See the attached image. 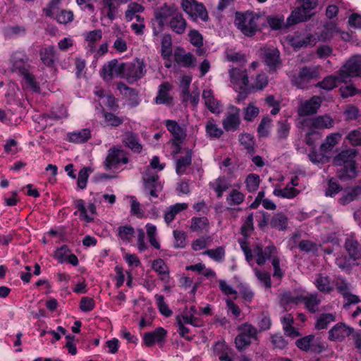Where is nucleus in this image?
<instances>
[{
  "mask_svg": "<svg viewBox=\"0 0 361 361\" xmlns=\"http://www.w3.org/2000/svg\"><path fill=\"white\" fill-rule=\"evenodd\" d=\"M357 151L355 149H347L341 151L334 157L333 164L341 166L337 171V177L341 180H348L357 176L355 157Z\"/></svg>",
  "mask_w": 361,
  "mask_h": 361,
  "instance_id": "obj_1",
  "label": "nucleus"
},
{
  "mask_svg": "<svg viewBox=\"0 0 361 361\" xmlns=\"http://www.w3.org/2000/svg\"><path fill=\"white\" fill-rule=\"evenodd\" d=\"M299 6L296 7L286 20V27L305 22L311 18L314 14L310 11L318 5L317 0H296Z\"/></svg>",
  "mask_w": 361,
  "mask_h": 361,
  "instance_id": "obj_2",
  "label": "nucleus"
},
{
  "mask_svg": "<svg viewBox=\"0 0 361 361\" xmlns=\"http://www.w3.org/2000/svg\"><path fill=\"white\" fill-rule=\"evenodd\" d=\"M259 17L252 12L245 13L237 12L235 25L246 36L252 37L258 30L257 20Z\"/></svg>",
  "mask_w": 361,
  "mask_h": 361,
  "instance_id": "obj_3",
  "label": "nucleus"
},
{
  "mask_svg": "<svg viewBox=\"0 0 361 361\" xmlns=\"http://www.w3.org/2000/svg\"><path fill=\"white\" fill-rule=\"evenodd\" d=\"M338 74L342 82H350L351 78L361 75V54L351 56L339 70Z\"/></svg>",
  "mask_w": 361,
  "mask_h": 361,
  "instance_id": "obj_4",
  "label": "nucleus"
},
{
  "mask_svg": "<svg viewBox=\"0 0 361 361\" xmlns=\"http://www.w3.org/2000/svg\"><path fill=\"white\" fill-rule=\"evenodd\" d=\"M240 334L235 338L236 348L242 351L247 348L252 343V340L257 339V330L250 323H244L238 326Z\"/></svg>",
  "mask_w": 361,
  "mask_h": 361,
  "instance_id": "obj_5",
  "label": "nucleus"
},
{
  "mask_svg": "<svg viewBox=\"0 0 361 361\" xmlns=\"http://www.w3.org/2000/svg\"><path fill=\"white\" fill-rule=\"evenodd\" d=\"M295 345L303 352H310L314 354H320L326 349L325 343L320 338H316L313 334L298 339L295 341Z\"/></svg>",
  "mask_w": 361,
  "mask_h": 361,
  "instance_id": "obj_6",
  "label": "nucleus"
},
{
  "mask_svg": "<svg viewBox=\"0 0 361 361\" xmlns=\"http://www.w3.org/2000/svg\"><path fill=\"white\" fill-rule=\"evenodd\" d=\"M319 78L318 68L315 66H303L300 68L298 74L293 77L292 82L298 88H306L307 84Z\"/></svg>",
  "mask_w": 361,
  "mask_h": 361,
  "instance_id": "obj_7",
  "label": "nucleus"
},
{
  "mask_svg": "<svg viewBox=\"0 0 361 361\" xmlns=\"http://www.w3.org/2000/svg\"><path fill=\"white\" fill-rule=\"evenodd\" d=\"M240 110L234 105H229L222 120V126L226 132H235L239 130L241 123Z\"/></svg>",
  "mask_w": 361,
  "mask_h": 361,
  "instance_id": "obj_8",
  "label": "nucleus"
},
{
  "mask_svg": "<svg viewBox=\"0 0 361 361\" xmlns=\"http://www.w3.org/2000/svg\"><path fill=\"white\" fill-rule=\"evenodd\" d=\"M145 73V65L142 60L135 59L130 63H124L123 78H126L130 82L140 79Z\"/></svg>",
  "mask_w": 361,
  "mask_h": 361,
  "instance_id": "obj_9",
  "label": "nucleus"
},
{
  "mask_svg": "<svg viewBox=\"0 0 361 361\" xmlns=\"http://www.w3.org/2000/svg\"><path fill=\"white\" fill-rule=\"evenodd\" d=\"M181 6L192 20L200 18L206 21L208 19V13L205 7L195 0H182Z\"/></svg>",
  "mask_w": 361,
  "mask_h": 361,
  "instance_id": "obj_10",
  "label": "nucleus"
},
{
  "mask_svg": "<svg viewBox=\"0 0 361 361\" xmlns=\"http://www.w3.org/2000/svg\"><path fill=\"white\" fill-rule=\"evenodd\" d=\"M144 190L152 197H157V192L161 190L162 185L159 181V176L153 173L149 168H147L142 174Z\"/></svg>",
  "mask_w": 361,
  "mask_h": 361,
  "instance_id": "obj_11",
  "label": "nucleus"
},
{
  "mask_svg": "<svg viewBox=\"0 0 361 361\" xmlns=\"http://www.w3.org/2000/svg\"><path fill=\"white\" fill-rule=\"evenodd\" d=\"M28 61V58L26 55H22V57L15 56L13 68L14 71H18L19 74L23 76L26 82L32 87H37L35 81V77L29 72L26 63Z\"/></svg>",
  "mask_w": 361,
  "mask_h": 361,
  "instance_id": "obj_12",
  "label": "nucleus"
},
{
  "mask_svg": "<svg viewBox=\"0 0 361 361\" xmlns=\"http://www.w3.org/2000/svg\"><path fill=\"white\" fill-rule=\"evenodd\" d=\"M322 99L318 96H314L308 100L300 102L298 114L299 116H307L314 114L320 108Z\"/></svg>",
  "mask_w": 361,
  "mask_h": 361,
  "instance_id": "obj_13",
  "label": "nucleus"
},
{
  "mask_svg": "<svg viewBox=\"0 0 361 361\" xmlns=\"http://www.w3.org/2000/svg\"><path fill=\"white\" fill-rule=\"evenodd\" d=\"M124 63H118L116 59L111 60L104 64L102 69V75L104 80H110L114 76L123 77Z\"/></svg>",
  "mask_w": 361,
  "mask_h": 361,
  "instance_id": "obj_14",
  "label": "nucleus"
},
{
  "mask_svg": "<svg viewBox=\"0 0 361 361\" xmlns=\"http://www.w3.org/2000/svg\"><path fill=\"white\" fill-rule=\"evenodd\" d=\"M354 332V329L346 326L344 323L336 324L329 331V340L342 341Z\"/></svg>",
  "mask_w": 361,
  "mask_h": 361,
  "instance_id": "obj_15",
  "label": "nucleus"
},
{
  "mask_svg": "<svg viewBox=\"0 0 361 361\" xmlns=\"http://www.w3.org/2000/svg\"><path fill=\"white\" fill-rule=\"evenodd\" d=\"M178 13V8L174 4L168 5L165 4L164 6L156 9L154 17L157 20L158 25L160 27H164L169 18L171 17L172 18Z\"/></svg>",
  "mask_w": 361,
  "mask_h": 361,
  "instance_id": "obj_16",
  "label": "nucleus"
},
{
  "mask_svg": "<svg viewBox=\"0 0 361 361\" xmlns=\"http://www.w3.org/2000/svg\"><path fill=\"white\" fill-rule=\"evenodd\" d=\"M128 158L124 156L123 151L116 149H110L104 161V166L106 170H110L121 162L126 164L128 163Z\"/></svg>",
  "mask_w": 361,
  "mask_h": 361,
  "instance_id": "obj_17",
  "label": "nucleus"
},
{
  "mask_svg": "<svg viewBox=\"0 0 361 361\" xmlns=\"http://www.w3.org/2000/svg\"><path fill=\"white\" fill-rule=\"evenodd\" d=\"M213 351L220 361H233V350L224 341H217L213 347Z\"/></svg>",
  "mask_w": 361,
  "mask_h": 361,
  "instance_id": "obj_18",
  "label": "nucleus"
},
{
  "mask_svg": "<svg viewBox=\"0 0 361 361\" xmlns=\"http://www.w3.org/2000/svg\"><path fill=\"white\" fill-rule=\"evenodd\" d=\"M231 82L238 86L240 90H245L248 85L249 79L246 70L233 68L229 70Z\"/></svg>",
  "mask_w": 361,
  "mask_h": 361,
  "instance_id": "obj_19",
  "label": "nucleus"
},
{
  "mask_svg": "<svg viewBox=\"0 0 361 361\" xmlns=\"http://www.w3.org/2000/svg\"><path fill=\"white\" fill-rule=\"evenodd\" d=\"M166 331L162 327H158L153 331L146 332L143 336L144 343L147 347L152 346L155 343L164 341Z\"/></svg>",
  "mask_w": 361,
  "mask_h": 361,
  "instance_id": "obj_20",
  "label": "nucleus"
},
{
  "mask_svg": "<svg viewBox=\"0 0 361 361\" xmlns=\"http://www.w3.org/2000/svg\"><path fill=\"white\" fill-rule=\"evenodd\" d=\"M209 185L216 192V197L219 199L221 198L223 193L231 187L229 180L224 176H219L210 182Z\"/></svg>",
  "mask_w": 361,
  "mask_h": 361,
  "instance_id": "obj_21",
  "label": "nucleus"
},
{
  "mask_svg": "<svg viewBox=\"0 0 361 361\" xmlns=\"http://www.w3.org/2000/svg\"><path fill=\"white\" fill-rule=\"evenodd\" d=\"M171 86L169 82H163L159 87L157 96L154 99L156 104L171 105L173 103V97L169 94Z\"/></svg>",
  "mask_w": 361,
  "mask_h": 361,
  "instance_id": "obj_22",
  "label": "nucleus"
},
{
  "mask_svg": "<svg viewBox=\"0 0 361 361\" xmlns=\"http://www.w3.org/2000/svg\"><path fill=\"white\" fill-rule=\"evenodd\" d=\"M361 197V185H354L347 188L339 198V203L345 205Z\"/></svg>",
  "mask_w": 361,
  "mask_h": 361,
  "instance_id": "obj_23",
  "label": "nucleus"
},
{
  "mask_svg": "<svg viewBox=\"0 0 361 361\" xmlns=\"http://www.w3.org/2000/svg\"><path fill=\"white\" fill-rule=\"evenodd\" d=\"M288 219L283 212L274 214L269 221V225L272 228L279 231H284L288 228Z\"/></svg>",
  "mask_w": 361,
  "mask_h": 361,
  "instance_id": "obj_24",
  "label": "nucleus"
},
{
  "mask_svg": "<svg viewBox=\"0 0 361 361\" xmlns=\"http://www.w3.org/2000/svg\"><path fill=\"white\" fill-rule=\"evenodd\" d=\"M338 32V30L335 24L329 23L324 26L323 29L317 32L314 35L316 41L326 42L329 41Z\"/></svg>",
  "mask_w": 361,
  "mask_h": 361,
  "instance_id": "obj_25",
  "label": "nucleus"
},
{
  "mask_svg": "<svg viewBox=\"0 0 361 361\" xmlns=\"http://www.w3.org/2000/svg\"><path fill=\"white\" fill-rule=\"evenodd\" d=\"M202 97L206 106L212 113L219 114L221 112V104L214 99L212 90H204Z\"/></svg>",
  "mask_w": 361,
  "mask_h": 361,
  "instance_id": "obj_26",
  "label": "nucleus"
},
{
  "mask_svg": "<svg viewBox=\"0 0 361 361\" xmlns=\"http://www.w3.org/2000/svg\"><path fill=\"white\" fill-rule=\"evenodd\" d=\"M123 142L135 153L140 154L142 150V145L140 142L139 137L134 133L127 132L125 134Z\"/></svg>",
  "mask_w": 361,
  "mask_h": 361,
  "instance_id": "obj_27",
  "label": "nucleus"
},
{
  "mask_svg": "<svg viewBox=\"0 0 361 361\" xmlns=\"http://www.w3.org/2000/svg\"><path fill=\"white\" fill-rule=\"evenodd\" d=\"M305 122H308L314 128H330L333 127L334 120L327 115L319 116L314 118L308 121H303L302 126H304Z\"/></svg>",
  "mask_w": 361,
  "mask_h": 361,
  "instance_id": "obj_28",
  "label": "nucleus"
},
{
  "mask_svg": "<svg viewBox=\"0 0 361 361\" xmlns=\"http://www.w3.org/2000/svg\"><path fill=\"white\" fill-rule=\"evenodd\" d=\"M166 127L173 135V140H178L180 142H183V140H185L186 133L176 121L166 120Z\"/></svg>",
  "mask_w": 361,
  "mask_h": 361,
  "instance_id": "obj_29",
  "label": "nucleus"
},
{
  "mask_svg": "<svg viewBox=\"0 0 361 361\" xmlns=\"http://www.w3.org/2000/svg\"><path fill=\"white\" fill-rule=\"evenodd\" d=\"M345 248L349 256L356 260L361 257V246L353 238H348L345 240Z\"/></svg>",
  "mask_w": 361,
  "mask_h": 361,
  "instance_id": "obj_30",
  "label": "nucleus"
},
{
  "mask_svg": "<svg viewBox=\"0 0 361 361\" xmlns=\"http://www.w3.org/2000/svg\"><path fill=\"white\" fill-rule=\"evenodd\" d=\"M169 26L174 32L181 35L185 31L187 23L183 14L179 12L171 19Z\"/></svg>",
  "mask_w": 361,
  "mask_h": 361,
  "instance_id": "obj_31",
  "label": "nucleus"
},
{
  "mask_svg": "<svg viewBox=\"0 0 361 361\" xmlns=\"http://www.w3.org/2000/svg\"><path fill=\"white\" fill-rule=\"evenodd\" d=\"M192 151L190 149H185V156L177 159L176 171L178 175H183L185 173L186 169L191 165Z\"/></svg>",
  "mask_w": 361,
  "mask_h": 361,
  "instance_id": "obj_32",
  "label": "nucleus"
},
{
  "mask_svg": "<svg viewBox=\"0 0 361 361\" xmlns=\"http://www.w3.org/2000/svg\"><path fill=\"white\" fill-rule=\"evenodd\" d=\"M316 43V39L314 35L309 34L305 37L294 36L290 39V44L295 48L306 47L312 46Z\"/></svg>",
  "mask_w": 361,
  "mask_h": 361,
  "instance_id": "obj_33",
  "label": "nucleus"
},
{
  "mask_svg": "<svg viewBox=\"0 0 361 361\" xmlns=\"http://www.w3.org/2000/svg\"><path fill=\"white\" fill-rule=\"evenodd\" d=\"M302 302L306 308L312 313L319 311V305L321 300L318 298L317 294H308L305 296L301 295V301Z\"/></svg>",
  "mask_w": 361,
  "mask_h": 361,
  "instance_id": "obj_34",
  "label": "nucleus"
},
{
  "mask_svg": "<svg viewBox=\"0 0 361 361\" xmlns=\"http://www.w3.org/2000/svg\"><path fill=\"white\" fill-rule=\"evenodd\" d=\"M188 204L186 203H176L174 205L170 206L164 213V221L167 224L172 222L176 216L181 211L187 209Z\"/></svg>",
  "mask_w": 361,
  "mask_h": 361,
  "instance_id": "obj_35",
  "label": "nucleus"
},
{
  "mask_svg": "<svg viewBox=\"0 0 361 361\" xmlns=\"http://www.w3.org/2000/svg\"><path fill=\"white\" fill-rule=\"evenodd\" d=\"M279 56L278 49H268L264 52V61L270 69L274 70L279 63Z\"/></svg>",
  "mask_w": 361,
  "mask_h": 361,
  "instance_id": "obj_36",
  "label": "nucleus"
},
{
  "mask_svg": "<svg viewBox=\"0 0 361 361\" xmlns=\"http://www.w3.org/2000/svg\"><path fill=\"white\" fill-rule=\"evenodd\" d=\"M40 59L42 63L47 66H51L55 61V49L52 46L44 47L39 51Z\"/></svg>",
  "mask_w": 361,
  "mask_h": 361,
  "instance_id": "obj_37",
  "label": "nucleus"
},
{
  "mask_svg": "<svg viewBox=\"0 0 361 361\" xmlns=\"http://www.w3.org/2000/svg\"><path fill=\"white\" fill-rule=\"evenodd\" d=\"M342 82L340 79V75L338 73V76L331 75L324 78L321 82L316 85V87L322 88L325 90L330 91L337 87L338 82Z\"/></svg>",
  "mask_w": 361,
  "mask_h": 361,
  "instance_id": "obj_38",
  "label": "nucleus"
},
{
  "mask_svg": "<svg viewBox=\"0 0 361 361\" xmlns=\"http://www.w3.org/2000/svg\"><path fill=\"white\" fill-rule=\"evenodd\" d=\"M90 137V130L87 128L72 132L68 134L69 141L75 143L85 142L89 140Z\"/></svg>",
  "mask_w": 361,
  "mask_h": 361,
  "instance_id": "obj_39",
  "label": "nucleus"
},
{
  "mask_svg": "<svg viewBox=\"0 0 361 361\" xmlns=\"http://www.w3.org/2000/svg\"><path fill=\"white\" fill-rule=\"evenodd\" d=\"M152 268L154 271L162 276L161 281L165 280V277L169 278V271L166 264L162 259H157L152 262Z\"/></svg>",
  "mask_w": 361,
  "mask_h": 361,
  "instance_id": "obj_40",
  "label": "nucleus"
},
{
  "mask_svg": "<svg viewBox=\"0 0 361 361\" xmlns=\"http://www.w3.org/2000/svg\"><path fill=\"white\" fill-rule=\"evenodd\" d=\"M314 284L317 289L323 293H330L334 290L333 286L330 283V279L328 276L319 274L315 279Z\"/></svg>",
  "mask_w": 361,
  "mask_h": 361,
  "instance_id": "obj_41",
  "label": "nucleus"
},
{
  "mask_svg": "<svg viewBox=\"0 0 361 361\" xmlns=\"http://www.w3.org/2000/svg\"><path fill=\"white\" fill-rule=\"evenodd\" d=\"M245 195L236 189H233L226 197L230 206L239 205L244 202Z\"/></svg>",
  "mask_w": 361,
  "mask_h": 361,
  "instance_id": "obj_42",
  "label": "nucleus"
},
{
  "mask_svg": "<svg viewBox=\"0 0 361 361\" xmlns=\"http://www.w3.org/2000/svg\"><path fill=\"white\" fill-rule=\"evenodd\" d=\"M335 320V317L331 313L321 314L315 324V328L318 330L326 329L328 325Z\"/></svg>",
  "mask_w": 361,
  "mask_h": 361,
  "instance_id": "obj_43",
  "label": "nucleus"
},
{
  "mask_svg": "<svg viewBox=\"0 0 361 361\" xmlns=\"http://www.w3.org/2000/svg\"><path fill=\"white\" fill-rule=\"evenodd\" d=\"M172 42L169 35H166L162 37L161 52L164 58H169L172 54Z\"/></svg>",
  "mask_w": 361,
  "mask_h": 361,
  "instance_id": "obj_44",
  "label": "nucleus"
},
{
  "mask_svg": "<svg viewBox=\"0 0 361 361\" xmlns=\"http://www.w3.org/2000/svg\"><path fill=\"white\" fill-rule=\"evenodd\" d=\"M239 141L247 150V152L254 153V137L249 133H243L239 135Z\"/></svg>",
  "mask_w": 361,
  "mask_h": 361,
  "instance_id": "obj_45",
  "label": "nucleus"
},
{
  "mask_svg": "<svg viewBox=\"0 0 361 361\" xmlns=\"http://www.w3.org/2000/svg\"><path fill=\"white\" fill-rule=\"evenodd\" d=\"M61 0H51L47 8L43 9L46 16L54 18L60 12Z\"/></svg>",
  "mask_w": 361,
  "mask_h": 361,
  "instance_id": "obj_46",
  "label": "nucleus"
},
{
  "mask_svg": "<svg viewBox=\"0 0 361 361\" xmlns=\"http://www.w3.org/2000/svg\"><path fill=\"white\" fill-rule=\"evenodd\" d=\"M259 176L255 173L249 174L245 179L246 188L249 192H254L259 188Z\"/></svg>",
  "mask_w": 361,
  "mask_h": 361,
  "instance_id": "obj_47",
  "label": "nucleus"
},
{
  "mask_svg": "<svg viewBox=\"0 0 361 361\" xmlns=\"http://www.w3.org/2000/svg\"><path fill=\"white\" fill-rule=\"evenodd\" d=\"M301 301V296H293L290 293H284L281 298V304L287 310L290 304L298 305Z\"/></svg>",
  "mask_w": 361,
  "mask_h": 361,
  "instance_id": "obj_48",
  "label": "nucleus"
},
{
  "mask_svg": "<svg viewBox=\"0 0 361 361\" xmlns=\"http://www.w3.org/2000/svg\"><path fill=\"white\" fill-rule=\"evenodd\" d=\"M206 132L209 137L219 138L224 133L223 130L219 128L214 120L209 121L206 124Z\"/></svg>",
  "mask_w": 361,
  "mask_h": 361,
  "instance_id": "obj_49",
  "label": "nucleus"
},
{
  "mask_svg": "<svg viewBox=\"0 0 361 361\" xmlns=\"http://www.w3.org/2000/svg\"><path fill=\"white\" fill-rule=\"evenodd\" d=\"M134 233V228L130 226H119L118 228V235L123 241L130 242Z\"/></svg>",
  "mask_w": 361,
  "mask_h": 361,
  "instance_id": "obj_50",
  "label": "nucleus"
},
{
  "mask_svg": "<svg viewBox=\"0 0 361 361\" xmlns=\"http://www.w3.org/2000/svg\"><path fill=\"white\" fill-rule=\"evenodd\" d=\"M90 172H92V170L90 167H83L80 170L77 182L78 187L80 189H85L86 188Z\"/></svg>",
  "mask_w": 361,
  "mask_h": 361,
  "instance_id": "obj_51",
  "label": "nucleus"
},
{
  "mask_svg": "<svg viewBox=\"0 0 361 361\" xmlns=\"http://www.w3.org/2000/svg\"><path fill=\"white\" fill-rule=\"evenodd\" d=\"M277 137L279 140L286 139L288 136L290 126L287 120L278 121Z\"/></svg>",
  "mask_w": 361,
  "mask_h": 361,
  "instance_id": "obj_52",
  "label": "nucleus"
},
{
  "mask_svg": "<svg viewBox=\"0 0 361 361\" xmlns=\"http://www.w3.org/2000/svg\"><path fill=\"white\" fill-rule=\"evenodd\" d=\"M144 11V7L137 3H130L128 6V9L126 11V18L127 20L130 21L134 18L136 13H141Z\"/></svg>",
  "mask_w": 361,
  "mask_h": 361,
  "instance_id": "obj_53",
  "label": "nucleus"
},
{
  "mask_svg": "<svg viewBox=\"0 0 361 361\" xmlns=\"http://www.w3.org/2000/svg\"><path fill=\"white\" fill-rule=\"evenodd\" d=\"M53 18H55L60 24H67L73 20V13L71 11L61 9Z\"/></svg>",
  "mask_w": 361,
  "mask_h": 361,
  "instance_id": "obj_54",
  "label": "nucleus"
},
{
  "mask_svg": "<svg viewBox=\"0 0 361 361\" xmlns=\"http://www.w3.org/2000/svg\"><path fill=\"white\" fill-rule=\"evenodd\" d=\"M268 76L265 73H259L256 76L251 87L256 90H262L268 85Z\"/></svg>",
  "mask_w": 361,
  "mask_h": 361,
  "instance_id": "obj_55",
  "label": "nucleus"
},
{
  "mask_svg": "<svg viewBox=\"0 0 361 361\" xmlns=\"http://www.w3.org/2000/svg\"><path fill=\"white\" fill-rule=\"evenodd\" d=\"M157 307L159 312L166 317H170L172 314V311L169 308L168 305L164 302V298L161 295H155L154 296Z\"/></svg>",
  "mask_w": 361,
  "mask_h": 361,
  "instance_id": "obj_56",
  "label": "nucleus"
},
{
  "mask_svg": "<svg viewBox=\"0 0 361 361\" xmlns=\"http://www.w3.org/2000/svg\"><path fill=\"white\" fill-rule=\"evenodd\" d=\"M259 113L258 107L250 103L244 109V119L247 121H252Z\"/></svg>",
  "mask_w": 361,
  "mask_h": 361,
  "instance_id": "obj_57",
  "label": "nucleus"
},
{
  "mask_svg": "<svg viewBox=\"0 0 361 361\" xmlns=\"http://www.w3.org/2000/svg\"><path fill=\"white\" fill-rule=\"evenodd\" d=\"M68 116V113L66 107L63 104L57 105L54 107L49 116V118L59 120L65 118Z\"/></svg>",
  "mask_w": 361,
  "mask_h": 361,
  "instance_id": "obj_58",
  "label": "nucleus"
},
{
  "mask_svg": "<svg viewBox=\"0 0 361 361\" xmlns=\"http://www.w3.org/2000/svg\"><path fill=\"white\" fill-rule=\"evenodd\" d=\"M271 119L268 116H264L257 127V133L259 137H267L269 133V128Z\"/></svg>",
  "mask_w": 361,
  "mask_h": 361,
  "instance_id": "obj_59",
  "label": "nucleus"
},
{
  "mask_svg": "<svg viewBox=\"0 0 361 361\" xmlns=\"http://www.w3.org/2000/svg\"><path fill=\"white\" fill-rule=\"evenodd\" d=\"M173 237L175 238V242L173 247L175 248H183L186 246V233L185 232L174 230Z\"/></svg>",
  "mask_w": 361,
  "mask_h": 361,
  "instance_id": "obj_60",
  "label": "nucleus"
},
{
  "mask_svg": "<svg viewBox=\"0 0 361 361\" xmlns=\"http://www.w3.org/2000/svg\"><path fill=\"white\" fill-rule=\"evenodd\" d=\"M204 255H208L215 261L222 260L225 256V250L223 247H218L216 249H210L204 252Z\"/></svg>",
  "mask_w": 361,
  "mask_h": 361,
  "instance_id": "obj_61",
  "label": "nucleus"
},
{
  "mask_svg": "<svg viewBox=\"0 0 361 361\" xmlns=\"http://www.w3.org/2000/svg\"><path fill=\"white\" fill-rule=\"evenodd\" d=\"M342 187L340 184H338L336 181L334 180L333 178H331L328 183V188L325 191V195L333 197L338 194L340 191H341Z\"/></svg>",
  "mask_w": 361,
  "mask_h": 361,
  "instance_id": "obj_62",
  "label": "nucleus"
},
{
  "mask_svg": "<svg viewBox=\"0 0 361 361\" xmlns=\"http://www.w3.org/2000/svg\"><path fill=\"white\" fill-rule=\"evenodd\" d=\"M255 276L261 281L266 288L271 287V276L269 272L260 271L258 269H255Z\"/></svg>",
  "mask_w": 361,
  "mask_h": 361,
  "instance_id": "obj_63",
  "label": "nucleus"
},
{
  "mask_svg": "<svg viewBox=\"0 0 361 361\" xmlns=\"http://www.w3.org/2000/svg\"><path fill=\"white\" fill-rule=\"evenodd\" d=\"M346 138L352 145L361 146V130H352L348 133Z\"/></svg>",
  "mask_w": 361,
  "mask_h": 361,
  "instance_id": "obj_64",
  "label": "nucleus"
}]
</instances>
